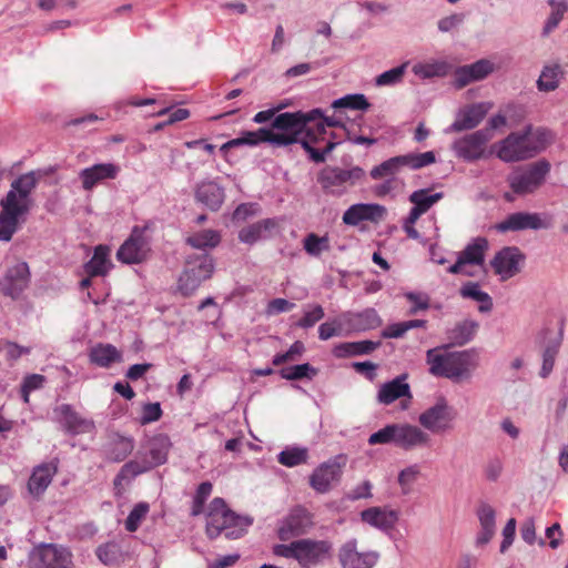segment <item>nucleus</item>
Listing matches in <instances>:
<instances>
[{
	"label": "nucleus",
	"instance_id": "obj_1",
	"mask_svg": "<svg viewBox=\"0 0 568 568\" xmlns=\"http://www.w3.org/2000/svg\"><path fill=\"white\" fill-rule=\"evenodd\" d=\"M54 171L55 168L52 166L45 172L30 171L11 182L10 190L0 200V241L9 242L20 225L26 222L27 215L33 206L31 197L33 190L44 174Z\"/></svg>",
	"mask_w": 568,
	"mask_h": 568
},
{
	"label": "nucleus",
	"instance_id": "obj_2",
	"mask_svg": "<svg viewBox=\"0 0 568 568\" xmlns=\"http://www.w3.org/2000/svg\"><path fill=\"white\" fill-rule=\"evenodd\" d=\"M426 362L433 376L459 383L471 377L479 365V353L476 348L447 353L432 348L426 352Z\"/></svg>",
	"mask_w": 568,
	"mask_h": 568
},
{
	"label": "nucleus",
	"instance_id": "obj_3",
	"mask_svg": "<svg viewBox=\"0 0 568 568\" xmlns=\"http://www.w3.org/2000/svg\"><path fill=\"white\" fill-rule=\"evenodd\" d=\"M318 116H322V109L316 108L308 112H280L267 126L265 132L271 138L273 146H288L292 144L302 145V135Z\"/></svg>",
	"mask_w": 568,
	"mask_h": 568
},
{
	"label": "nucleus",
	"instance_id": "obj_4",
	"mask_svg": "<svg viewBox=\"0 0 568 568\" xmlns=\"http://www.w3.org/2000/svg\"><path fill=\"white\" fill-rule=\"evenodd\" d=\"M549 172L550 163L541 159L515 169L506 181L516 195L525 196L535 193L544 184Z\"/></svg>",
	"mask_w": 568,
	"mask_h": 568
},
{
	"label": "nucleus",
	"instance_id": "obj_5",
	"mask_svg": "<svg viewBox=\"0 0 568 568\" xmlns=\"http://www.w3.org/2000/svg\"><path fill=\"white\" fill-rule=\"evenodd\" d=\"M214 267V260L209 252L187 255L184 270L179 277V290L182 295H192L204 281L212 277Z\"/></svg>",
	"mask_w": 568,
	"mask_h": 568
},
{
	"label": "nucleus",
	"instance_id": "obj_6",
	"mask_svg": "<svg viewBox=\"0 0 568 568\" xmlns=\"http://www.w3.org/2000/svg\"><path fill=\"white\" fill-rule=\"evenodd\" d=\"M364 175L365 171L359 166L346 170L326 165L317 173L316 180L325 194L342 195L346 185H354Z\"/></svg>",
	"mask_w": 568,
	"mask_h": 568
},
{
	"label": "nucleus",
	"instance_id": "obj_7",
	"mask_svg": "<svg viewBox=\"0 0 568 568\" xmlns=\"http://www.w3.org/2000/svg\"><path fill=\"white\" fill-rule=\"evenodd\" d=\"M530 125H526L520 132H511L504 140L495 143L491 148L497 158L506 163L519 162L534 158L527 134Z\"/></svg>",
	"mask_w": 568,
	"mask_h": 568
},
{
	"label": "nucleus",
	"instance_id": "obj_8",
	"mask_svg": "<svg viewBox=\"0 0 568 568\" xmlns=\"http://www.w3.org/2000/svg\"><path fill=\"white\" fill-rule=\"evenodd\" d=\"M33 568H73L71 551L54 544H41L29 555Z\"/></svg>",
	"mask_w": 568,
	"mask_h": 568
},
{
	"label": "nucleus",
	"instance_id": "obj_9",
	"mask_svg": "<svg viewBox=\"0 0 568 568\" xmlns=\"http://www.w3.org/2000/svg\"><path fill=\"white\" fill-rule=\"evenodd\" d=\"M149 224L133 226L131 234L119 247L116 258L125 264H139L148 258L151 251L150 239L145 236Z\"/></svg>",
	"mask_w": 568,
	"mask_h": 568
},
{
	"label": "nucleus",
	"instance_id": "obj_10",
	"mask_svg": "<svg viewBox=\"0 0 568 568\" xmlns=\"http://www.w3.org/2000/svg\"><path fill=\"white\" fill-rule=\"evenodd\" d=\"M346 460L347 457L339 454L322 463L310 476V486L320 494L328 493L332 485L341 480Z\"/></svg>",
	"mask_w": 568,
	"mask_h": 568
},
{
	"label": "nucleus",
	"instance_id": "obj_11",
	"mask_svg": "<svg viewBox=\"0 0 568 568\" xmlns=\"http://www.w3.org/2000/svg\"><path fill=\"white\" fill-rule=\"evenodd\" d=\"M493 139L489 130H477L453 143L456 155L467 162H474L484 158L485 146Z\"/></svg>",
	"mask_w": 568,
	"mask_h": 568
},
{
	"label": "nucleus",
	"instance_id": "obj_12",
	"mask_svg": "<svg viewBox=\"0 0 568 568\" xmlns=\"http://www.w3.org/2000/svg\"><path fill=\"white\" fill-rule=\"evenodd\" d=\"M455 415L456 412L448 405L447 399L439 396L433 406L419 415L418 422L424 428L436 433L447 429Z\"/></svg>",
	"mask_w": 568,
	"mask_h": 568
},
{
	"label": "nucleus",
	"instance_id": "obj_13",
	"mask_svg": "<svg viewBox=\"0 0 568 568\" xmlns=\"http://www.w3.org/2000/svg\"><path fill=\"white\" fill-rule=\"evenodd\" d=\"M332 542L310 538L296 540V561L302 568H311L331 556Z\"/></svg>",
	"mask_w": 568,
	"mask_h": 568
},
{
	"label": "nucleus",
	"instance_id": "obj_14",
	"mask_svg": "<svg viewBox=\"0 0 568 568\" xmlns=\"http://www.w3.org/2000/svg\"><path fill=\"white\" fill-rule=\"evenodd\" d=\"M526 255L517 246H505L499 250L494 258L490 261V265L497 275H500L501 280H508L521 270Z\"/></svg>",
	"mask_w": 568,
	"mask_h": 568
},
{
	"label": "nucleus",
	"instance_id": "obj_15",
	"mask_svg": "<svg viewBox=\"0 0 568 568\" xmlns=\"http://www.w3.org/2000/svg\"><path fill=\"white\" fill-rule=\"evenodd\" d=\"M30 283V270L27 262H19L0 276V290L3 295L18 300Z\"/></svg>",
	"mask_w": 568,
	"mask_h": 568
},
{
	"label": "nucleus",
	"instance_id": "obj_16",
	"mask_svg": "<svg viewBox=\"0 0 568 568\" xmlns=\"http://www.w3.org/2000/svg\"><path fill=\"white\" fill-rule=\"evenodd\" d=\"M312 525V517L307 509L302 506H296L282 520L277 529V537L282 541H287L306 534Z\"/></svg>",
	"mask_w": 568,
	"mask_h": 568
},
{
	"label": "nucleus",
	"instance_id": "obj_17",
	"mask_svg": "<svg viewBox=\"0 0 568 568\" xmlns=\"http://www.w3.org/2000/svg\"><path fill=\"white\" fill-rule=\"evenodd\" d=\"M376 551H357L355 538L343 544L338 549V562L342 568H373L378 561Z\"/></svg>",
	"mask_w": 568,
	"mask_h": 568
},
{
	"label": "nucleus",
	"instance_id": "obj_18",
	"mask_svg": "<svg viewBox=\"0 0 568 568\" xmlns=\"http://www.w3.org/2000/svg\"><path fill=\"white\" fill-rule=\"evenodd\" d=\"M53 414L62 429L72 436L89 433L94 428L92 420L83 418L70 404H62L53 408Z\"/></svg>",
	"mask_w": 568,
	"mask_h": 568
},
{
	"label": "nucleus",
	"instance_id": "obj_19",
	"mask_svg": "<svg viewBox=\"0 0 568 568\" xmlns=\"http://www.w3.org/2000/svg\"><path fill=\"white\" fill-rule=\"evenodd\" d=\"M495 230L499 233L519 232L525 230H540L545 227L538 213L515 212L497 223Z\"/></svg>",
	"mask_w": 568,
	"mask_h": 568
},
{
	"label": "nucleus",
	"instance_id": "obj_20",
	"mask_svg": "<svg viewBox=\"0 0 568 568\" xmlns=\"http://www.w3.org/2000/svg\"><path fill=\"white\" fill-rule=\"evenodd\" d=\"M194 199L207 210L216 212L224 203L225 191L215 180H204L195 185Z\"/></svg>",
	"mask_w": 568,
	"mask_h": 568
},
{
	"label": "nucleus",
	"instance_id": "obj_21",
	"mask_svg": "<svg viewBox=\"0 0 568 568\" xmlns=\"http://www.w3.org/2000/svg\"><path fill=\"white\" fill-rule=\"evenodd\" d=\"M386 215V207L376 203H357L351 205L343 214V223L355 226L363 221L378 222Z\"/></svg>",
	"mask_w": 568,
	"mask_h": 568
},
{
	"label": "nucleus",
	"instance_id": "obj_22",
	"mask_svg": "<svg viewBox=\"0 0 568 568\" xmlns=\"http://www.w3.org/2000/svg\"><path fill=\"white\" fill-rule=\"evenodd\" d=\"M278 227L276 219H264L242 227L239 232L240 242L254 245L258 241H266L272 239Z\"/></svg>",
	"mask_w": 568,
	"mask_h": 568
},
{
	"label": "nucleus",
	"instance_id": "obj_23",
	"mask_svg": "<svg viewBox=\"0 0 568 568\" xmlns=\"http://www.w3.org/2000/svg\"><path fill=\"white\" fill-rule=\"evenodd\" d=\"M120 173V166L114 163H98L79 172L82 187L91 191L105 180H114Z\"/></svg>",
	"mask_w": 568,
	"mask_h": 568
},
{
	"label": "nucleus",
	"instance_id": "obj_24",
	"mask_svg": "<svg viewBox=\"0 0 568 568\" xmlns=\"http://www.w3.org/2000/svg\"><path fill=\"white\" fill-rule=\"evenodd\" d=\"M489 110L488 103H474L459 110L456 120L452 123L448 131L462 132L475 129L486 116Z\"/></svg>",
	"mask_w": 568,
	"mask_h": 568
},
{
	"label": "nucleus",
	"instance_id": "obj_25",
	"mask_svg": "<svg viewBox=\"0 0 568 568\" xmlns=\"http://www.w3.org/2000/svg\"><path fill=\"white\" fill-rule=\"evenodd\" d=\"M342 320L347 329L355 332L374 329L382 325V318L373 307H367L362 312H346L342 315Z\"/></svg>",
	"mask_w": 568,
	"mask_h": 568
},
{
	"label": "nucleus",
	"instance_id": "obj_26",
	"mask_svg": "<svg viewBox=\"0 0 568 568\" xmlns=\"http://www.w3.org/2000/svg\"><path fill=\"white\" fill-rule=\"evenodd\" d=\"M361 519L383 531L392 530L399 519V513L386 507H369L361 513Z\"/></svg>",
	"mask_w": 568,
	"mask_h": 568
},
{
	"label": "nucleus",
	"instance_id": "obj_27",
	"mask_svg": "<svg viewBox=\"0 0 568 568\" xmlns=\"http://www.w3.org/2000/svg\"><path fill=\"white\" fill-rule=\"evenodd\" d=\"M172 443L165 434H156L145 444V457L143 458L153 469L166 463Z\"/></svg>",
	"mask_w": 568,
	"mask_h": 568
},
{
	"label": "nucleus",
	"instance_id": "obj_28",
	"mask_svg": "<svg viewBox=\"0 0 568 568\" xmlns=\"http://www.w3.org/2000/svg\"><path fill=\"white\" fill-rule=\"evenodd\" d=\"M428 440V434L417 426L410 424H396L395 446L409 450L414 447L426 445Z\"/></svg>",
	"mask_w": 568,
	"mask_h": 568
},
{
	"label": "nucleus",
	"instance_id": "obj_29",
	"mask_svg": "<svg viewBox=\"0 0 568 568\" xmlns=\"http://www.w3.org/2000/svg\"><path fill=\"white\" fill-rule=\"evenodd\" d=\"M407 374H402L383 384L377 394L378 402L388 405L398 398H412L410 386L405 382Z\"/></svg>",
	"mask_w": 568,
	"mask_h": 568
},
{
	"label": "nucleus",
	"instance_id": "obj_30",
	"mask_svg": "<svg viewBox=\"0 0 568 568\" xmlns=\"http://www.w3.org/2000/svg\"><path fill=\"white\" fill-rule=\"evenodd\" d=\"M109 254V246L102 244L95 246L92 257L83 265L85 274L89 276H105L112 266Z\"/></svg>",
	"mask_w": 568,
	"mask_h": 568
},
{
	"label": "nucleus",
	"instance_id": "obj_31",
	"mask_svg": "<svg viewBox=\"0 0 568 568\" xmlns=\"http://www.w3.org/2000/svg\"><path fill=\"white\" fill-rule=\"evenodd\" d=\"M89 361L99 367L109 368L112 364L121 362L122 355L112 344L98 343L89 351Z\"/></svg>",
	"mask_w": 568,
	"mask_h": 568
},
{
	"label": "nucleus",
	"instance_id": "obj_32",
	"mask_svg": "<svg viewBox=\"0 0 568 568\" xmlns=\"http://www.w3.org/2000/svg\"><path fill=\"white\" fill-rule=\"evenodd\" d=\"M381 346V342L359 341L344 342L334 346L333 355L337 358H346L358 355H368Z\"/></svg>",
	"mask_w": 568,
	"mask_h": 568
},
{
	"label": "nucleus",
	"instance_id": "obj_33",
	"mask_svg": "<svg viewBox=\"0 0 568 568\" xmlns=\"http://www.w3.org/2000/svg\"><path fill=\"white\" fill-rule=\"evenodd\" d=\"M263 132H268L267 126L260 128L256 131H243V132H241V134L237 138L232 139V140L227 141L226 143H224L221 146L220 151L225 153L230 149L242 146V145L256 146L260 143H270L271 144L270 135H267L266 133H263Z\"/></svg>",
	"mask_w": 568,
	"mask_h": 568
},
{
	"label": "nucleus",
	"instance_id": "obj_34",
	"mask_svg": "<svg viewBox=\"0 0 568 568\" xmlns=\"http://www.w3.org/2000/svg\"><path fill=\"white\" fill-rule=\"evenodd\" d=\"M57 467L50 464L38 466L28 481L29 491L33 496H40L50 485Z\"/></svg>",
	"mask_w": 568,
	"mask_h": 568
},
{
	"label": "nucleus",
	"instance_id": "obj_35",
	"mask_svg": "<svg viewBox=\"0 0 568 568\" xmlns=\"http://www.w3.org/2000/svg\"><path fill=\"white\" fill-rule=\"evenodd\" d=\"M479 324L474 320H465L447 332V338L452 346H463L469 343L476 335Z\"/></svg>",
	"mask_w": 568,
	"mask_h": 568
},
{
	"label": "nucleus",
	"instance_id": "obj_36",
	"mask_svg": "<svg viewBox=\"0 0 568 568\" xmlns=\"http://www.w3.org/2000/svg\"><path fill=\"white\" fill-rule=\"evenodd\" d=\"M152 468L149 466V464L142 459L141 462L138 460H130L125 463L116 476L113 479V486L116 495L122 494V483L124 480L130 481L140 474L146 473L151 470Z\"/></svg>",
	"mask_w": 568,
	"mask_h": 568
},
{
	"label": "nucleus",
	"instance_id": "obj_37",
	"mask_svg": "<svg viewBox=\"0 0 568 568\" xmlns=\"http://www.w3.org/2000/svg\"><path fill=\"white\" fill-rule=\"evenodd\" d=\"M459 294L464 298H469L479 303L478 311L488 313L493 310V298L488 293L480 290L477 282H466L459 290Z\"/></svg>",
	"mask_w": 568,
	"mask_h": 568
},
{
	"label": "nucleus",
	"instance_id": "obj_38",
	"mask_svg": "<svg viewBox=\"0 0 568 568\" xmlns=\"http://www.w3.org/2000/svg\"><path fill=\"white\" fill-rule=\"evenodd\" d=\"M186 244L199 250L200 253L207 252V248L216 247L221 242L219 232L214 230H203L186 237Z\"/></svg>",
	"mask_w": 568,
	"mask_h": 568
},
{
	"label": "nucleus",
	"instance_id": "obj_39",
	"mask_svg": "<svg viewBox=\"0 0 568 568\" xmlns=\"http://www.w3.org/2000/svg\"><path fill=\"white\" fill-rule=\"evenodd\" d=\"M488 248V241L485 237H477L460 252L459 256L466 264L483 265L485 251Z\"/></svg>",
	"mask_w": 568,
	"mask_h": 568
},
{
	"label": "nucleus",
	"instance_id": "obj_40",
	"mask_svg": "<svg viewBox=\"0 0 568 568\" xmlns=\"http://www.w3.org/2000/svg\"><path fill=\"white\" fill-rule=\"evenodd\" d=\"M318 368L312 366L310 363L296 364L288 367H283L278 371L280 376L286 381H312L318 374Z\"/></svg>",
	"mask_w": 568,
	"mask_h": 568
},
{
	"label": "nucleus",
	"instance_id": "obj_41",
	"mask_svg": "<svg viewBox=\"0 0 568 568\" xmlns=\"http://www.w3.org/2000/svg\"><path fill=\"white\" fill-rule=\"evenodd\" d=\"M308 449L300 446H287L277 455V462L286 467H294L307 463Z\"/></svg>",
	"mask_w": 568,
	"mask_h": 568
},
{
	"label": "nucleus",
	"instance_id": "obj_42",
	"mask_svg": "<svg viewBox=\"0 0 568 568\" xmlns=\"http://www.w3.org/2000/svg\"><path fill=\"white\" fill-rule=\"evenodd\" d=\"M562 73L559 64L545 65L537 80V88L541 92H550L558 88L559 75Z\"/></svg>",
	"mask_w": 568,
	"mask_h": 568
},
{
	"label": "nucleus",
	"instance_id": "obj_43",
	"mask_svg": "<svg viewBox=\"0 0 568 568\" xmlns=\"http://www.w3.org/2000/svg\"><path fill=\"white\" fill-rule=\"evenodd\" d=\"M133 448V438L116 434L110 444L109 456L114 462H122L132 453Z\"/></svg>",
	"mask_w": 568,
	"mask_h": 568
},
{
	"label": "nucleus",
	"instance_id": "obj_44",
	"mask_svg": "<svg viewBox=\"0 0 568 568\" xmlns=\"http://www.w3.org/2000/svg\"><path fill=\"white\" fill-rule=\"evenodd\" d=\"M530 125V132L527 134L528 145H530V150L532 151L534 156L544 151L548 144L551 143L554 134L550 130L545 128L532 129Z\"/></svg>",
	"mask_w": 568,
	"mask_h": 568
},
{
	"label": "nucleus",
	"instance_id": "obj_45",
	"mask_svg": "<svg viewBox=\"0 0 568 568\" xmlns=\"http://www.w3.org/2000/svg\"><path fill=\"white\" fill-rule=\"evenodd\" d=\"M371 106L367 98L362 93L346 94L332 102V108L335 110L349 109L356 111H366Z\"/></svg>",
	"mask_w": 568,
	"mask_h": 568
},
{
	"label": "nucleus",
	"instance_id": "obj_46",
	"mask_svg": "<svg viewBox=\"0 0 568 568\" xmlns=\"http://www.w3.org/2000/svg\"><path fill=\"white\" fill-rule=\"evenodd\" d=\"M443 197V192L429 194V189H420L414 191L409 195V202L413 203L416 209H418L425 214L435 203H437Z\"/></svg>",
	"mask_w": 568,
	"mask_h": 568
},
{
	"label": "nucleus",
	"instance_id": "obj_47",
	"mask_svg": "<svg viewBox=\"0 0 568 568\" xmlns=\"http://www.w3.org/2000/svg\"><path fill=\"white\" fill-rule=\"evenodd\" d=\"M413 72L422 79L442 78L448 73V64L444 61L416 63L413 67Z\"/></svg>",
	"mask_w": 568,
	"mask_h": 568
},
{
	"label": "nucleus",
	"instance_id": "obj_48",
	"mask_svg": "<svg viewBox=\"0 0 568 568\" xmlns=\"http://www.w3.org/2000/svg\"><path fill=\"white\" fill-rule=\"evenodd\" d=\"M561 344V335L550 341L542 352V364L539 372L541 378H547L554 369L555 359Z\"/></svg>",
	"mask_w": 568,
	"mask_h": 568
},
{
	"label": "nucleus",
	"instance_id": "obj_49",
	"mask_svg": "<svg viewBox=\"0 0 568 568\" xmlns=\"http://www.w3.org/2000/svg\"><path fill=\"white\" fill-rule=\"evenodd\" d=\"M332 140L327 141L323 149H316L315 146H311L307 141L302 142L303 150L308 154V158L314 163H324L326 161V155L329 154L341 142L334 141L336 134L334 132L329 133Z\"/></svg>",
	"mask_w": 568,
	"mask_h": 568
},
{
	"label": "nucleus",
	"instance_id": "obj_50",
	"mask_svg": "<svg viewBox=\"0 0 568 568\" xmlns=\"http://www.w3.org/2000/svg\"><path fill=\"white\" fill-rule=\"evenodd\" d=\"M303 246L308 255L315 257L320 256L322 252L331 250L328 236H318L315 233H310L304 237Z\"/></svg>",
	"mask_w": 568,
	"mask_h": 568
},
{
	"label": "nucleus",
	"instance_id": "obj_51",
	"mask_svg": "<svg viewBox=\"0 0 568 568\" xmlns=\"http://www.w3.org/2000/svg\"><path fill=\"white\" fill-rule=\"evenodd\" d=\"M548 4L552 8L549 17L547 18L542 33L548 34L554 29H556L564 18V14L568 11V2L562 1H556V0H548Z\"/></svg>",
	"mask_w": 568,
	"mask_h": 568
},
{
	"label": "nucleus",
	"instance_id": "obj_52",
	"mask_svg": "<svg viewBox=\"0 0 568 568\" xmlns=\"http://www.w3.org/2000/svg\"><path fill=\"white\" fill-rule=\"evenodd\" d=\"M400 159L403 168L407 166L412 170H419L436 162V155L434 151H427L424 153H407L400 155Z\"/></svg>",
	"mask_w": 568,
	"mask_h": 568
},
{
	"label": "nucleus",
	"instance_id": "obj_53",
	"mask_svg": "<svg viewBox=\"0 0 568 568\" xmlns=\"http://www.w3.org/2000/svg\"><path fill=\"white\" fill-rule=\"evenodd\" d=\"M95 554L99 560L106 566L116 565L122 558L121 547L113 541L100 545Z\"/></svg>",
	"mask_w": 568,
	"mask_h": 568
},
{
	"label": "nucleus",
	"instance_id": "obj_54",
	"mask_svg": "<svg viewBox=\"0 0 568 568\" xmlns=\"http://www.w3.org/2000/svg\"><path fill=\"white\" fill-rule=\"evenodd\" d=\"M403 168L400 155L393 156L379 165L374 166L371 170V178L374 180H379L388 175H394Z\"/></svg>",
	"mask_w": 568,
	"mask_h": 568
},
{
	"label": "nucleus",
	"instance_id": "obj_55",
	"mask_svg": "<svg viewBox=\"0 0 568 568\" xmlns=\"http://www.w3.org/2000/svg\"><path fill=\"white\" fill-rule=\"evenodd\" d=\"M409 62H404L398 67H395L390 70H387L379 75L376 77L375 83L377 87H384V85H395L399 82H402L407 65Z\"/></svg>",
	"mask_w": 568,
	"mask_h": 568
},
{
	"label": "nucleus",
	"instance_id": "obj_56",
	"mask_svg": "<svg viewBox=\"0 0 568 568\" xmlns=\"http://www.w3.org/2000/svg\"><path fill=\"white\" fill-rule=\"evenodd\" d=\"M149 509L150 506L148 503H138L125 519V529L130 532L136 531L142 520L146 517Z\"/></svg>",
	"mask_w": 568,
	"mask_h": 568
},
{
	"label": "nucleus",
	"instance_id": "obj_57",
	"mask_svg": "<svg viewBox=\"0 0 568 568\" xmlns=\"http://www.w3.org/2000/svg\"><path fill=\"white\" fill-rule=\"evenodd\" d=\"M396 438V424H388L368 437L369 445L394 444Z\"/></svg>",
	"mask_w": 568,
	"mask_h": 568
},
{
	"label": "nucleus",
	"instance_id": "obj_58",
	"mask_svg": "<svg viewBox=\"0 0 568 568\" xmlns=\"http://www.w3.org/2000/svg\"><path fill=\"white\" fill-rule=\"evenodd\" d=\"M477 517L480 528L496 530V513L490 505L486 503L480 504L477 509Z\"/></svg>",
	"mask_w": 568,
	"mask_h": 568
},
{
	"label": "nucleus",
	"instance_id": "obj_59",
	"mask_svg": "<svg viewBox=\"0 0 568 568\" xmlns=\"http://www.w3.org/2000/svg\"><path fill=\"white\" fill-rule=\"evenodd\" d=\"M476 81L484 80L494 71V64L486 59H480L474 63L465 64Z\"/></svg>",
	"mask_w": 568,
	"mask_h": 568
},
{
	"label": "nucleus",
	"instance_id": "obj_60",
	"mask_svg": "<svg viewBox=\"0 0 568 568\" xmlns=\"http://www.w3.org/2000/svg\"><path fill=\"white\" fill-rule=\"evenodd\" d=\"M345 327L346 326L342 317L339 320H334L332 323H323L318 327V337L322 341H327L333 336H339Z\"/></svg>",
	"mask_w": 568,
	"mask_h": 568
},
{
	"label": "nucleus",
	"instance_id": "obj_61",
	"mask_svg": "<svg viewBox=\"0 0 568 568\" xmlns=\"http://www.w3.org/2000/svg\"><path fill=\"white\" fill-rule=\"evenodd\" d=\"M162 408L159 402L146 403L142 407V415L140 417L141 425H148L159 420L162 417Z\"/></svg>",
	"mask_w": 568,
	"mask_h": 568
},
{
	"label": "nucleus",
	"instance_id": "obj_62",
	"mask_svg": "<svg viewBox=\"0 0 568 568\" xmlns=\"http://www.w3.org/2000/svg\"><path fill=\"white\" fill-rule=\"evenodd\" d=\"M324 315L325 313L323 307L315 304L311 311L305 312L304 316L296 323V325L302 328L313 327L324 317Z\"/></svg>",
	"mask_w": 568,
	"mask_h": 568
},
{
	"label": "nucleus",
	"instance_id": "obj_63",
	"mask_svg": "<svg viewBox=\"0 0 568 568\" xmlns=\"http://www.w3.org/2000/svg\"><path fill=\"white\" fill-rule=\"evenodd\" d=\"M418 475L419 467L417 465L408 466L398 474V484L404 493L408 491L410 485L417 479Z\"/></svg>",
	"mask_w": 568,
	"mask_h": 568
},
{
	"label": "nucleus",
	"instance_id": "obj_64",
	"mask_svg": "<svg viewBox=\"0 0 568 568\" xmlns=\"http://www.w3.org/2000/svg\"><path fill=\"white\" fill-rule=\"evenodd\" d=\"M230 510L223 498L215 497L209 505L207 518L222 520Z\"/></svg>",
	"mask_w": 568,
	"mask_h": 568
}]
</instances>
